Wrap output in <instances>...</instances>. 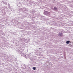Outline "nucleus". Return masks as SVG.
Here are the masks:
<instances>
[{"label": "nucleus", "mask_w": 73, "mask_h": 73, "mask_svg": "<svg viewBox=\"0 0 73 73\" xmlns=\"http://www.w3.org/2000/svg\"><path fill=\"white\" fill-rule=\"evenodd\" d=\"M44 14L45 15H49V12L46 11L44 12Z\"/></svg>", "instance_id": "f257e3e1"}, {"label": "nucleus", "mask_w": 73, "mask_h": 73, "mask_svg": "<svg viewBox=\"0 0 73 73\" xmlns=\"http://www.w3.org/2000/svg\"><path fill=\"white\" fill-rule=\"evenodd\" d=\"M36 67H33V70H36Z\"/></svg>", "instance_id": "39448f33"}, {"label": "nucleus", "mask_w": 73, "mask_h": 73, "mask_svg": "<svg viewBox=\"0 0 73 73\" xmlns=\"http://www.w3.org/2000/svg\"><path fill=\"white\" fill-rule=\"evenodd\" d=\"M54 9L55 11H57V9L56 7H54Z\"/></svg>", "instance_id": "20e7f679"}, {"label": "nucleus", "mask_w": 73, "mask_h": 73, "mask_svg": "<svg viewBox=\"0 0 73 73\" xmlns=\"http://www.w3.org/2000/svg\"><path fill=\"white\" fill-rule=\"evenodd\" d=\"M70 42V41L68 40L66 42V44H69V43Z\"/></svg>", "instance_id": "7ed1b4c3"}, {"label": "nucleus", "mask_w": 73, "mask_h": 73, "mask_svg": "<svg viewBox=\"0 0 73 73\" xmlns=\"http://www.w3.org/2000/svg\"><path fill=\"white\" fill-rule=\"evenodd\" d=\"M63 34L62 33H60L59 34V36H62Z\"/></svg>", "instance_id": "f03ea898"}, {"label": "nucleus", "mask_w": 73, "mask_h": 73, "mask_svg": "<svg viewBox=\"0 0 73 73\" xmlns=\"http://www.w3.org/2000/svg\"><path fill=\"white\" fill-rule=\"evenodd\" d=\"M39 49H40V48H39Z\"/></svg>", "instance_id": "423d86ee"}]
</instances>
